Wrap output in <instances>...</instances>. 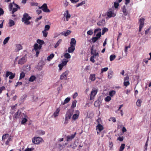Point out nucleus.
<instances>
[{
  "label": "nucleus",
  "instance_id": "nucleus-1",
  "mask_svg": "<svg viewBox=\"0 0 151 151\" xmlns=\"http://www.w3.org/2000/svg\"><path fill=\"white\" fill-rule=\"evenodd\" d=\"M32 17L29 16L27 13H25L23 15V17L22 19V22H24V24L26 25H29L30 24V22L29 20L31 19Z\"/></svg>",
  "mask_w": 151,
  "mask_h": 151
},
{
  "label": "nucleus",
  "instance_id": "nucleus-2",
  "mask_svg": "<svg viewBox=\"0 0 151 151\" xmlns=\"http://www.w3.org/2000/svg\"><path fill=\"white\" fill-rule=\"evenodd\" d=\"M12 4L14 5V6L16 8H14L13 9L12 8L13 7V5L12 3L10 4L9 7V9L10 11H11L12 9V14H14L15 12H16L17 10L18 9H20V7L17 4H15L14 2H13Z\"/></svg>",
  "mask_w": 151,
  "mask_h": 151
},
{
  "label": "nucleus",
  "instance_id": "nucleus-3",
  "mask_svg": "<svg viewBox=\"0 0 151 151\" xmlns=\"http://www.w3.org/2000/svg\"><path fill=\"white\" fill-rule=\"evenodd\" d=\"M32 142L35 144L38 145L43 142V140L40 137H35L33 138Z\"/></svg>",
  "mask_w": 151,
  "mask_h": 151
},
{
  "label": "nucleus",
  "instance_id": "nucleus-4",
  "mask_svg": "<svg viewBox=\"0 0 151 151\" xmlns=\"http://www.w3.org/2000/svg\"><path fill=\"white\" fill-rule=\"evenodd\" d=\"M24 114L22 113L19 110H18L14 115V117L16 119H20L21 118H23L22 116H24Z\"/></svg>",
  "mask_w": 151,
  "mask_h": 151
},
{
  "label": "nucleus",
  "instance_id": "nucleus-5",
  "mask_svg": "<svg viewBox=\"0 0 151 151\" xmlns=\"http://www.w3.org/2000/svg\"><path fill=\"white\" fill-rule=\"evenodd\" d=\"M94 46H92L91 49V53L92 56H94L95 58H98L99 57V54L98 52H96V50L94 49Z\"/></svg>",
  "mask_w": 151,
  "mask_h": 151
},
{
  "label": "nucleus",
  "instance_id": "nucleus-6",
  "mask_svg": "<svg viewBox=\"0 0 151 151\" xmlns=\"http://www.w3.org/2000/svg\"><path fill=\"white\" fill-rule=\"evenodd\" d=\"M39 8L40 9H42L45 12H50V10L47 8V6L46 4H44L42 6L39 7Z\"/></svg>",
  "mask_w": 151,
  "mask_h": 151
},
{
  "label": "nucleus",
  "instance_id": "nucleus-7",
  "mask_svg": "<svg viewBox=\"0 0 151 151\" xmlns=\"http://www.w3.org/2000/svg\"><path fill=\"white\" fill-rule=\"evenodd\" d=\"M27 60V57L26 55H24L19 60L18 64L20 65L23 64L26 62Z\"/></svg>",
  "mask_w": 151,
  "mask_h": 151
},
{
  "label": "nucleus",
  "instance_id": "nucleus-8",
  "mask_svg": "<svg viewBox=\"0 0 151 151\" xmlns=\"http://www.w3.org/2000/svg\"><path fill=\"white\" fill-rule=\"evenodd\" d=\"M104 129V127L100 123L98 124L96 126V129L97 134H99L100 132Z\"/></svg>",
  "mask_w": 151,
  "mask_h": 151
},
{
  "label": "nucleus",
  "instance_id": "nucleus-9",
  "mask_svg": "<svg viewBox=\"0 0 151 151\" xmlns=\"http://www.w3.org/2000/svg\"><path fill=\"white\" fill-rule=\"evenodd\" d=\"M145 19L144 18H140L139 21V32H140L141 31L143 27L144 24Z\"/></svg>",
  "mask_w": 151,
  "mask_h": 151
},
{
  "label": "nucleus",
  "instance_id": "nucleus-10",
  "mask_svg": "<svg viewBox=\"0 0 151 151\" xmlns=\"http://www.w3.org/2000/svg\"><path fill=\"white\" fill-rule=\"evenodd\" d=\"M98 90L96 89L95 90H93L91 92L90 97V100H91L93 99L94 97L95 96V95L96 94Z\"/></svg>",
  "mask_w": 151,
  "mask_h": 151
},
{
  "label": "nucleus",
  "instance_id": "nucleus-11",
  "mask_svg": "<svg viewBox=\"0 0 151 151\" xmlns=\"http://www.w3.org/2000/svg\"><path fill=\"white\" fill-rule=\"evenodd\" d=\"M69 72L68 70L66 71L65 72L63 73L60 76V80H63L64 79H66L68 75Z\"/></svg>",
  "mask_w": 151,
  "mask_h": 151
},
{
  "label": "nucleus",
  "instance_id": "nucleus-12",
  "mask_svg": "<svg viewBox=\"0 0 151 151\" xmlns=\"http://www.w3.org/2000/svg\"><path fill=\"white\" fill-rule=\"evenodd\" d=\"M23 118H21L20 119L22 120L21 123H26L27 121L28 117L25 114H24V116H22Z\"/></svg>",
  "mask_w": 151,
  "mask_h": 151
},
{
  "label": "nucleus",
  "instance_id": "nucleus-13",
  "mask_svg": "<svg viewBox=\"0 0 151 151\" xmlns=\"http://www.w3.org/2000/svg\"><path fill=\"white\" fill-rule=\"evenodd\" d=\"M76 113L74 114L73 116V119L74 120H76L78 119L79 116V112L78 110L76 111Z\"/></svg>",
  "mask_w": 151,
  "mask_h": 151
},
{
  "label": "nucleus",
  "instance_id": "nucleus-14",
  "mask_svg": "<svg viewBox=\"0 0 151 151\" xmlns=\"http://www.w3.org/2000/svg\"><path fill=\"white\" fill-rule=\"evenodd\" d=\"M22 47L21 45L18 44L16 45V48L15 50L16 52H19L20 50L22 49Z\"/></svg>",
  "mask_w": 151,
  "mask_h": 151
},
{
  "label": "nucleus",
  "instance_id": "nucleus-15",
  "mask_svg": "<svg viewBox=\"0 0 151 151\" xmlns=\"http://www.w3.org/2000/svg\"><path fill=\"white\" fill-rule=\"evenodd\" d=\"M107 15L108 17L111 18V17H114L116 16V14L113 13L111 11L108 12L107 13Z\"/></svg>",
  "mask_w": 151,
  "mask_h": 151
},
{
  "label": "nucleus",
  "instance_id": "nucleus-16",
  "mask_svg": "<svg viewBox=\"0 0 151 151\" xmlns=\"http://www.w3.org/2000/svg\"><path fill=\"white\" fill-rule=\"evenodd\" d=\"M71 32V31L69 30H68L66 32H63L61 33V35H64L67 36L69 35Z\"/></svg>",
  "mask_w": 151,
  "mask_h": 151
},
{
  "label": "nucleus",
  "instance_id": "nucleus-17",
  "mask_svg": "<svg viewBox=\"0 0 151 151\" xmlns=\"http://www.w3.org/2000/svg\"><path fill=\"white\" fill-rule=\"evenodd\" d=\"M75 50V47L70 46L68 48V51L69 53H72Z\"/></svg>",
  "mask_w": 151,
  "mask_h": 151
},
{
  "label": "nucleus",
  "instance_id": "nucleus-18",
  "mask_svg": "<svg viewBox=\"0 0 151 151\" xmlns=\"http://www.w3.org/2000/svg\"><path fill=\"white\" fill-rule=\"evenodd\" d=\"M105 23V20L102 19L101 20H100L99 22H98L97 23V25L100 26H103L104 24Z\"/></svg>",
  "mask_w": 151,
  "mask_h": 151
},
{
  "label": "nucleus",
  "instance_id": "nucleus-19",
  "mask_svg": "<svg viewBox=\"0 0 151 151\" xmlns=\"http://www.w3.org/2000/svg\"><path fill=\"white\" fill-rule=\"evenodd\" d=\"M34 50H40L41 49L42 47L41 46V47H40V45H38L37 43H35L34 45Z\"/></svg>",
  "mask_w": 151,
  "mask_h": 151
},
{
  "label": "nucleus",
  "instance_id": "nucleus-20",
  "mask_svg": "<svg viewBox=\"0 0 151 151\" xmlns=\"http://www.w3.org/2000/svg\"><path fill=\"white\" fill-rule=\"evenodd\" d=\"M76 41L75 39L73 38L71 39V41L70 42V45L71 47L72 46L75 47L76 45Z\"/></svg>",
  "mask_w": 151,
  "mask_h": 151
},
{
  "label": "nucleus",
  "instance_id": "nucleus-21",
  "mask_svg": "<svg viewBox=\"0 0 151 151\" xmlns=\"http://www.w3.org/2000/svg\"><path fill=\"white\" fill-rule=\"evenodd\" d=\"M10 135L8 134H6L3 135L2 138V140L3 141H5L6 139H7L9 137Z\"/></svg>",
  "mask_w": 151,
  "mask_h": 151
},
{
  "label": "nucleus",
  "instance_id": "nucleus-22",
  "mask_svg": "<svg viewBox=\"0 0 151 151\" xmlns=\"http://www.w3.org/2000/svg\"><path fill=\"white\" fill-rule=\"evenodd\" d=\"M13 139V137L11 135L9 136V137L8 138V139H6V140L5 141V144L6 145H8L9 143V142L11 141Z\"/></svg>",
  "mask_w": 151,
  "mask_h": 151
},
{
  "label": "nucleus",
  "instance_id": "nucleus-23",
  "mask_svg": "<svg viewBox=\"0 0 151 151\" xmlns=\"http://www.w3.org/2000/svg\"><path fill=\"white\" fill-rule=\"evenodd\" d=\"M60 111V109L59 108H57L55 111L54 113L53 116L54 117L58 116L59 113Z\"/></svg>",
  "mask_w": 151,
  "mask_h": 151
},
{
  "label": "nucleus",
  "instance_id": "nucleus-24",
  "mask_svg": "<svg viewBox=\"0 0 151 151\" xmlns=\"http://www.w3.org/2000/svg\"><path fill=\"white\" fill-rule=\"evenodd\" d=\"M122 10V12L124 14L125 16L127 15L128 14V12L126 9V6L125 5H124L123 6Z\"/></svg>",
  "mask_w": 151,
  "mask_h": 151
},
{
  "label": "nucleus",
  "instance_id": "nucleus-25",
  "mask_svg": "<svg viewBox=\"0 0 151 151\" xmlns=\"http://www.w3.org/2000/svg\"><path fill=\"white\" fill-rule=\"evenodd\" d=\"M113 75V72L111 70L109 71L108 74V77L110 79L112 77Z\"/></svg>",
  "mask_w": 151,
  "mask_h": 151
},
{
  "label": "nucleus",
  "instance_id": "nucleus-26",
  "mask_svg": "<svg viewBox=\"0 0 151 151\" xmlns=\"http://www.w3.org/2000/svg\"><path fill=\"white\" fill-rule=\"evenodd\" d=\"M37 42L39 44L40 47H41V46L42 47V45L44 44V42L43 40H41L39 39L37 40Z\"/></svg>",
  "mask_w": 151,
  "mask_h": 151
},
{
  "label": "nucleus",
  "instance_id": "nucleus-27",
  "mask_svg": "<svg viewBox=\"0 0 151 151\" xmlns=\"http://www.w3.org/2000/svg\"><path fill=\"white\" fill-rule=\"evenodd\" d=\"M70 97H67L66 98L64 101L63 102H61V104H62L63 105H65L66 103H67L69 102V101L70 100Z\"/></svg>",
  "mask_w": 151,
  "mask_h": 151
},
{
  "label": "nucleus",
  "instance_id": "nucleus-28",
  "mask_svg": "<svg viewBox=\"0 0 151 151\" xmlns=\"http://www.w3.org/2000/svg\"><path fill=\"white\" fill-rule=\"evenodd\" d=\"M75 136V134H72L71 135L68 136L67 137V141H69L73 139Z\"/></svg>",
  "mask_w": 151,
  "mask_h": 151
},
{
  "label": "nucleus",
  "instance_id": "nucleus-29",
  "mask_svg": "<svg viewBox=\"0 0 151 151\" xmlns=\"http://www.w3.org/2000/svg\"><path fill=\"white\" fill-rule=\"evenodd\" d=\"M89 79L91 80L92 81H95L96 79L95 74H91L89 77Z\"/></svg>",
  "mask_w": 151,
  "mask_h": 151
},
{
  "label": "nucleus",
  "instance_id": "nucleus-30",
  "mask_svg": "<svg viewBox=\"0 0 151 151\" xmlns=\"http://www.w3.org/2000/svg\"><path fill=\"white\" fill-rule=\"evenodd\" d=\"M113 144L112 142L109 141V150H112L113 148Z\"/></svg>",
  "mask_w": 151,
  "mask_h": 151
},
{
  "label": "nucleus",
  "instance_id": "nucleus-31",
  "mask_svg": "<svg viewBox=\"0 0 151 151\" xmlns=\"http://www.w3.org/2000/svg\"><path fill=\"white\" fill-rule=\"evenodd\" d=\"M65 12L66 14V15L65 17L67 21H68L69 18L71 16L70 14H69L68 11V10H66Z\"/></svg>",
  "mask_w": 151,
  "mask_h": 151
},
{
  "label": "nucleus",
  "instance_id": "nucleus-32",
  "mask_svg": "<svg viewBox=\"0 0 151 151\" xmlns=\"http://www.w3.org/2000/svg\"><path fill=\"white\" fill-rule=\"evenodd\" d=\"M36 79V77L35 76H32L29 79V81L30 82H33Z\"/></svg>",
  "mask_w": 151,
  "mask_h": 151
},
{
  "label": "nucleus",
  "instance_id": "nucleus-33",
  "mask_svg": "<svg viewBox=\"0 0 151 151\" xmlns=\"http://www.w3.org/2000/svg\"><path fill=\"white\" fill-rule=\"evenodd\" d=\"M72 114L70 112V111H68L67 114L66 115V118L70 119L71 118Z\"/></svg>",
  "mask_w": 151,
  "mask_h": 151
},
{
  "label": "nucleus",
  "instance_id": "nucleus-34",
  "mask_svg": "<svg viewBox=\"0 0 151 151\" xmlns=\"http://www.w3.org/2000/svg\"><path fill=\"white\" fill-rule=\"evenodd\" d=\"M62 41V40L61 39H59L58 41L56 43L55 45L54 46V47L55 48H57L61 43Z\"/></svg>",
  "mask_w": 151,
  "mask_h": 151
},
{
  "label": "nucleus",
  "instance_id": "nucleus-35",
  "mask_svg": "<svg viewBox=\"0 0 151 151\" xmlns=\"http://www.w3.org/2000/svg\"><path fill=\"white\" fill-rule=\"evenodd\" d=\"M116 93V91L114 90H112L109 92V95L110 97L113 96Z\"/></svg>",
  "mask_w": 151,
  "mask_h": 151
},
{
  "label": "nucleus",
  "instance_id": "nucleus-36",
  "mask_svg": "<svg viewBox=\"0 0 151 151\" xmlns=\"http://www.w3.org/2000/svg\"><path fill=\"white\" fill-rule=\"evenodd\" d=\"M76 103L77 101L76 100H74L72 102V104L71 106V108L73 109L76 107Z\"/></svg>",
  "mask_w": 151,
  "mask_h": 151
},
{
  "label": "nucleus",
  "instance_id": "nucleus-37",
  "mask_svg": "<svg viewBox=\"0 0 151 151\" xmlns=\"http://www.w3.org/2000/svg\"><path fill=\"white\" fill-rule=\"evenodd\" d=\"M54 55L53 54H51L49 56L47 57V60L48 61H50L54 57Z\"/></svg>",
  "mask_w": 151,
  "mask_h": 151
},
{
  "label": "nucleus",
  "instance_id": "nucleus-38",
  "mask_svg": "<svg viewBox=\"0 0 151 151\" xmlns=\"http://www.w3.org/2000/svg\"><path fill=\"white\" fill-rule=\"evenodd\" d=\"M9 24L10 27H12L14 26L15 24V23L14 21L12 20H10Z\"/></svg>",
  "mask_w": 151,
  "mask_h": 151
},
{
  "label": "nucleus",
  "instance_id": "nucleus-39",
  "mask_svg": "<svg viewBox=\"0 0 151 151\" xmlns=\"http://www.w3.org/2000/svg\"><path fill=\"white\" fill-rule=\"evenodd\" d=\"M64 56L65 58L67 59L70 58L71 57L70 55L68 53H65Z\"/></svg>",
  "mask_w": 151,
  "mask_h": 151
},
{
  "label": "nucleus",
  "instance_id": "nucleus-40",
  "mask_svg": "<svg viewBox=\"0 0 151 151\" xmlns=\"http://www.w3.org/2000/svg\"><path fill=\"white\" fill-rule=\"evenodd\" d=\"M125 144H122L119 148V151H123L125 148Z\"/></svg>",
  "mask_w": 151,
  "mask_h": 151
},
{
  "label": "nucleus",
  "instance_id": "nucleus-41",
  "mask_svg": "<svg viewBox=\"0 0 151 151\" xmlns=\"http://www.w3.org/2000/svg\"><path fill=\"white\" fill-rule=\"evenodd\" d=\"M9 39L10 37H8L5 38L3 42V44L4 45H5L8 42V41L9 40Z\"/></svg>",
  "mask_w": 151,
  "mask_h": 151
},
{
  "label": "nucleus",
  "instance_id": "nucleus-42",
  "mask_svg": "<svg viewBox=\"0 0 151 151\" xmlns=\"http://www.w3.org/2000/svg\"><path fill=\"white\" fill-rule=\"evenodd\" d=\"M116 58V56L114 55H112L110 56V61H112Z\"/></svg>",
  "mask_w": 151,
  "mask_h": 151
},
{
  "label": "nucleus",
  "instance_id": "nucleus-43",
  "mask_svg": "<svg viewBox=\"0 0 151 151\" xmlns=\"http://www.w3.org/2000/svg\"><path fill=\"white\" fill-rule=\"evenodd\" d=\"M38 134L40 135H43L45 134V132L43 131L39 130L37 131Z\"/></svg>",
  "mask_w": 151,
  "mask_h": 151
},
{
  "label": "nucleus",
  "instance_id": "nucleus-44",
  "mask_svg": "<svg viewBox=\"0 0 151 151\" xmlns=\"http://www.w3.org/2000/svg\"><path fill=\"white\" fill-rule=\"evenodd\" d=\"M46 31H47L44 30L42 31L43 36L44 37H47L48 34V32Z\"/></svg>",
  "mask_w": 151,
  "mask_h": 151
},
{
  "label": "nucleus",
  "instance_id": "nucleus-45",
  "mask_svg": "<svg viewBox=\"0 0 151 151\" xmlns=\"http://www.w3.org/2000/svg\"><path fill=\"white\" fill-rule=\"evenodd\" d=\"M142 101L140 100H138L136 102V105L138 106H140L141 105Z\"/></svg>",
  "mask_w": 151,
  "mask_h": 151
},
{
  "label": "nucleus",
  "instance_id": "nucleus-46",
  "mask_svg": "<svg viewBox=\"0 0 151 151\" xmlns=\"http://www.w3.org/2000/svg\"><path fill=\"white\" fill-rule=\"evenodd\" d=\"M111 99V97L109 96H108L105 98L104 100L108 102L110 101Z\"/></svg>",
  "mask_w": 151,
  "mask_h": 151
},
{
  "label": "nucleus",
  "instance_id": "nucleus-47",
  "mask_svg": "<svg viewBox=\"0 0 151 151\" xmlns=\"http://www.w3.org/2000/svg\"><path fill=\"white\" fill-rule=\"evenodd\" d=\"M25 76V73L24 72H22L20 74L19 79H21L24 78Z\"/></svg>",
  "mask_w": 151,
  "mask_h": 151
},
{
  "label": "nucleus",
  "instance_id": "nucleus-48",
  "mask_svg": "<svg viewBox=\"0 0 151 151\" xmlns=\"http://www.w3.org/2000/svg\"><path fill=\"white\" fill-rule=\"evenodd\" d=\"M50 28V26L49 25H46L45 27L44 30L48 31V30Z\"/></svg>",
  "mask_w": 151,
  "mask_h": 151
},
{
  "label": "nucleus",
  "instance_id": "nucleus-49",
  "mask_svg": "<svg viewBox=\"0 0 151 151\" xmlns=\"http://www.w3.org/2000/svg\"><path fill=\"white\" fill-rule=\"evenodd\" d=\"M15 74L13 73H12V74L10 75V76L9 77V78L10 79H12L15 76Z\"/></svg>",
  "mask_w": 151,
  "mask_h": 151
},
{
  "label": "nucleus",
  "instance_id": "nucleus-50",
  "mask_svg": "<svg viewBox=\"0 0 151 151\" xmlns=\"http://www.w3.org/2000/svg\"><path fill=\"white\" fill-rule=\"evenodd\" d=\"M108 30V29L106 28H104L102 29V34L103 35L104 34V33L106 32H107Z\"/></svg>",
  "mask_w": 151,
  "mask_h": 151
},
{
  "label": "nucleus",
  "instance_id": "nucleus-51",
  "mask_svg": "<svg viewBox=\"0 0 151 151\" xmlns=\"http://www.w3.org/2000/svg\"><path fill=\"white\" fill-rule=\"evenodd\" d=\"M108 68L107 67H105L103 68H102L101 70V73H103L104 72H106L107 71Z\"/></svg>",
  "mask_w": 151,
  "mask_h": 151
},
{
  "label": "nucleus",
  "instance_id": "nucleus-52",
  "mask_svg": "<svg viewBox=\"0 0 151 151\" xmlns=\"http://www.w3.org/2000/svg\"><path fill=\"white\" fill-rule=\"evenodd\" d=\"M98 40L97 37H93L91 39L93 43L96 42Z\"/></svg>",
  "mask_w": 151,
  "mask_h": 151
},
{
  "label": "nucleus",
  "instance_id": "nucleus-53",
  "mask_svg": "<svg viewBox=\"0 0 151 151\" xmlns=\"http://www.w3.org/2000/svg\"><path fill=\"white\" fill-rule=\"evenodd\" d=\"M101 36V32H99L96 35V37H97L99 39Z\"/></svg>",
  "mask_w": 151,
  "mask_h": 151
},
{
  "label": "nucleus",
  "instance_id": "nucleus-54",
  "mask_svg": "<svg viewBox=\"0 0 151 151\" xmlns=\"http://www.w3.org/2000/svg\"><path fill=\"white\" fill-rule=\"evenodd\" d=\"M85 1H82L81 3H78V4L76 6L77 7H78V6H81L82 5H83L84 4H85Z\"/></svg>",
  "mask_w": 151,
  "mask_h": 151
},
{
  "label": "nucleus",
  "instance_id": "nucleus-55",
  "mask_svg": "<svg viewBox=\"0 0 151 151\" xmlns=\"http://www.w3.org/2000/svg\"><path fill=\"white\" fill-rule=\"evenodd\" d=\"M131 47L130 44L129 46H126L124 49V52L126 53L127 52V49L128 48H130Z\"/></svg>",
  "mask_w": 151,
  "mask_h": 151
},
{
  "label": "nucleus",
  "instance_id": "nucleus-56",
  "mask_svg": "<svg viewBox=\"0 0 151 151\" xmlns=\"http://www.w3.org/2000/svg\"><path fill=\"white\" fill-rule=\"evenodd\" d=\"M34 149L33 148H29L27 147L24 151H32Z\"/></svg>",
  "mask_w": 151,
  "mask_h": 151
},
{
  "label": "nucleus",
  "instance_id": "nucleus-57",
  "mask_svg": "<svg viewBox=\"0 0 151 151\" xmlns=\"http://www.w3.org/2000/svg\"><path fill=\"white\" fill-rule=\"evenodd\" d=\"M124 86L127 87L129 85L130 83L129 81H124Z\"/></svg>",
  "mask_w": 151,
  "mask_h": 151
},
{
  "label": "nucleus",
  "instance_id": "nucleus-58",
  "mask_svg": "<svg viewBox=\"0 0 151 151\" xmlns=\"http://www.w3.org/2000/svg\"><path fill=\"white\" fill-rule=\"evenodd\" d=\"M95 58V57L94 56H92L90 58V60L92 62V63H94L95 61L94 59V58Z\"/></svg>",
  "mask_w": 151,
  "mask_h": 151
},
{
  "label": "nucleus",
  "instance_id": "nucleus-59",
  "mask_svg": "<svg viewBox=\"0 0 151 151\" xmlns=\"http://www.w3.org/2000/svg\"><path fill=\"white\" fill-rule=\"evenodd\" d=\"M5 88L4 86H2L0 88V94L2 93V91L5 90Z\"/></svg>",
  "mask_w": 151,
  "mask_h": 151
},
{
  "label": "nucleus",
  "instance_id": "nucleus-60",
  "mask_svg": "<svg viewBox=\"0 0 151 151\" xmlns=\"http://www.w3.org/2000/svg\"><path fill=\"white\" fill-rule=\"evenodd\" d=\"M11 74H12L11 72L7 71L6 74V77H8L9 75H10Z\"/></svg>",
  "mask_w": 151,
  "mask_h": 151
},
{
  "label": "nucleus",
  "instance_id": "nucleus-61",
  "mask_svg": "<svg viewBox=\"0 0 151 151\" xmlns=\"http://www.w3.org/2000/svg\"><path fill=\"white\" fill-rule=\"evenodd\" d=\"M27 97V95L26 94H24L22 96L21 98V100L23 101L25 99V98Z\"/></svg>",
  "mask_w": 151,
  "mask_h": 151
},
{
  "label": "nucleus",
  "instance_id": "nucleus-62",
  "mask_svg": "<svg viewBox=\"0 0 151 151\" xmlns=\"http://www.w3.org/2000/svg\"><path fill=\"white\" fill-rule=\"evenodd\" d=\"M123 139L124 137H119L117 138V140L120 141H122L123 140Z\"/></svg>",
  "mask_w": 151,
  "mask_h": 151
},
{
  "label": "nucleus",
  "instance_id": "nucleus-63",
  "mask_svg": "<svg viewBox=\"0 0 151 151\" xmlns=\"http://www.w3.org/2000/svg\"><path fill=\"white\" fill-rule=\"evenodd\" d=\"M88 35H91L93 34V32L92 30H89L87 31V32Z\"/></svg>",
  "mask_w": 151,
  "mask_h": 151
},
{
  "label": "nucleus",
  "instance_id": "nucleus-64",
  "mask_svg": "<svg viewBox=\"0 0 151 151\" xmlns=\"http://www.w3.org/2000/svg\"><path fill=\"white\" fill-rule=\"evenodd\" d=\"M114 5L115 8H117L119 6V3L118 2H114Z\"/></svg>",
  "mask_w": 151,
  "mask_h": 151
}]
</instances>
